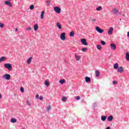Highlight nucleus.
Segmentation results:
<instances>
[{
	"label": "nucleus",
	"instance_id": "obj_1",
	"mask_svg": "<svg viewBox=\"0 0 129 129\" xmlns=\"http://www.w3.org/2000/svg\"><path fill=\"white\" fill-rule=\"evenodd\" d=\"M3 79H5L6 80H10L11 79V75L7 74L3 76Z\"/></svg>",
	"mask_w": 129,
	"mask_h": 129
},
{
	"label": "nucleus",
	"instance_id": "obj_2",
	"mask_svg": "<svg viewBox=\"0 0 129 129\" xmlns=\"http://www.w3.org/2000/svg\"><path fill=\"white\" fill-rule=\"evenodd\" d=\"M53 10L56 14H60L61 13V8H60L59 7H55L53 8Z\"/></svg>",
	"mask_w": 129,
	"mask_h": 129
},
{
	"label": "nucleus",
	"instance_id": "obj_3",
	"mask_svg": "<svg viewBox=\"0 0 129 129\" xmlns=\"http://www.w3.org/2000/svg\"><path fill=\"white\" fill-rule=\"evenodd\" d=\"M96 31L98 32V33H99L100 34H102L103 32H104V30L103 29H101V28H99V27L97 26L96 27Z\"/></svg>",
	"mask_w": 129,
	"mask_h": 129
},
{
	"label": "nucleus",
	"instance_id": "obj_4",
	"mask_svg": "<svg viewBox=\"0 0 129 129\" xmlns=\"http://www.w3.org/2000/svg\"><path fill=\"white\" fill-rule=\"evenodd\" d=\"M4 66L5 68H7V69H8V70H9L10 71L12 70V65L11 64V63H5L4 64Z\"/></svg>",
	"mask_w": 129,
	"mask_h": 129
},
{
	"label": "nucleus",
	"instance_id": "obj_5",
	"mask_svg": "<svg viewBox=\"0 0 129 129\" xmlns=\"http://www.w3.org/2000/svg\"><path fill=\"white\" fill-rule=\"evenodd\" d=\"M65 35H66V33L65 32L62 33L60 34V39L62 41H65V40H66V37L65 36Z\"/></svg>",
	"mask_w": 129,
	"mask_h": 129
},
{
	"label": "nucleus",
	"instance_id": "obj_6",
	"mask_svg": "<svg viewBox=\"0 0 129 129\" xmlns=\"http://www.w3.org/2000/svg\"><path fill=\"white\" fill-rule=\"evenodd\" d=\"M110 47L112 50H116V45L114 43H111Z\"/></svg>",
	"mask_w": 129,
	"mask_h": 129
},
{
	"label": "nucleus",
	"instance_id": "obj_7",
	"mask_svg": "<svg viewBox=\"0 0 129 129\" xmlns=\"http://www.w3.org/2000/svg\"><path fill=\"white\" fill-rule=\"evenodd\" d=\"M81 41L82 44H83V45H84L85 46H88V43H87V42H86V39H82L81 40Z\"/></svg>",
	"mask_w": 129,
	"mask_h": 129
},
{
	"label": "nucleus",
	"instance_id": "obj_8",
	"mask_svg": "<svg viewBox=\"0 0 129 129\" xmlns=\"http://www.w3.org/2000/svg\"><path fill=\"white\" fill-rule=\"evenodd\" d=\"M124 70H123V68L122 67H120L118 68V70L117 72H120V73H122V72H124Z\"/></svg>",
	"mask_w": 129,
	"mask_h": 129
},
{
	"label": "nucleus",
	"instance_id": "obj_9",
	"mask_svg": "<svg viewBox=\"0 0 129 129\" xmlns=\"http://www.w3.org/2000/svg\"><path fill=\"white\" fill-rule=\"evenodd\" d=\"M112 32H113V28L110 27L108 31V35H112Z\"/></svg>",
	"mask_w": 129,
	"mask_h": 129
},
{
	"label": "nucleus",
	"instance_id": "obj_10",
	"mask_svg": "<svg viewBox=\"0 0 129 129\" xmlns=\"http://www.w3.org/2000/svg\"><path fill=\"white\" fill-rule=\"evenodd\" d=\"M5 5H6V6H9V7H12V3L9 1H5Z\"/></svg>",
	"mask_w": 129,
	"mask_h": 129
},
{
	"label": "nucleus",
	"instance_id": "obj_11",
	"mask_svg": "<svg viewBox=\"0 0 129 129\" xmlns=\"http://www.w3.org/2000/svg\"><path fill=\"white\" fill-rule=\"evenodd\" d=\"M7 60V57L5 56H2L0 58V63L2 62H4V61H6Z\"/></svg>",
	"mask_w": 129,
	"mask_h": 129
},
{
	"label": "nucleus",
	"instance_id": "obj_12",
	"mask_svg": "<svg viewBox=\"0 0 129 129\" xmlns=\"http://www.w3.org/2000/svg\"><path fill=\"white\" fill-rule=\"evenodd\" d=\"M56 26L57 27L58 29H59V30H61V29H62V26L61 25V24H60V23L57 22L56 23Z\"/></svg>",
	"mask_w": 129,
	"mask_h": 129
},
{
	"label": "nucleus",
	"instance_id": "obj_13",
	"mask_svg": "<svg viewBox=\"0 0 129 129\" xmlns=\"http://www.w3.org/2000/svg\"><path fill=\"white\" fill-rule=\"evenodd\" d=\"M91 81V79L88 77L85 78V82L86 83L90 82Z\"/></svg>",
	"mask_w": 129,
	"mask_h": 129
},
{
	"label": "nucleus",
	"instance_id": "obj_14",
	"mask_svg": "<svg viewBox=\"0 0 129 129\" xmlns=\"http://www.w3.org/2000/svg\"><path fill=\"white\" fill-rule=\"evenodd\" d=\"M96 77H99V75H100V72L98 70L95 71Z\"/></svg>",
	"mask_w": 129,
	"mask_h": 129
},
{
	"label": "nucleus",
	"instance_id": "obj_15",
	"mask_svg": "<svg viewBox=\"0 0 129 129\" xmlns=\"http://www.w3.org/2000/svg\"><path fill=\"white\" fill-rule=\"evenodd\" d=\"M75 58L77 60V61H79L80 59H81V56H78L77 55H75Z\"/></svg>",
	"mask_w": 129,
	"mask_h": 129
},
{
	"label": "nucleus",
	"instance_id": "obj_16",
	"mask_svg": "<svg viewBox=\"0 0 129 129\" xmlns=\"http://www.w3.org/2000/svg\"><path fill=\"white\" fill-rule=\"evenodd\" d=\"M33 59V57H29L27 60L28 64H31V62H32V59Z\"/></svg>",
	"mask_w": 129,
	"mask_h": 129
},
{
	"label": "nucleus",
	"instance_id": "obj_17",
	"mask_svg": "<svg viewBox=\"0 0 129 129\" xmlns=\"http://www.w3.org/2000/svg\"><path fill=\"white\" fill-rule=\"evenodd\" d=\"M106 116H102L101 119L102 121H105L106 120Z\"/></svg>",
	"mask_w": 129,
	"mask_h": 129
},
{
	"label": "nucleus",
	"instance_id": "obj_18",
	"mask_svg": "<svg viewBox=\"0 0 129 129\" xmlns=\"http://www.w3.org/2000/svg\"><path fill=\"white\" fill-rule=\"evenodd\" d=\"M113 119V117L112 116H109V117H108V121H112Z\"/></svg>",
	"mask_w": 129,
	"mask_h": 129
},
{
	"label": "nucleus",
	"instance_id": "obj_19",
	"mask_svg": "<svg viewBox=\"0 0 129 129\" xmlns=\"http://www.w3.org/2000/svg\"><path fill=\"white\" fill-rule=\"evenodd\" d=\"M44 84H45V86L48 87V86H49L50 85V83H49L47 80H46L44 82Z\"/></svg>",
	"mask_w": 129,
	"mask_h": 129
},
{
	"label": "nucleus",
	"instance_id": "obj_20",
	"mask_svg": "<svg viewBox=\"0 0 129 129\" xmlns=\"http://www.w3.org/2000/svg\"><path fill=\"white\" fill-rule=\"evenodd\" d=\"M44 14H45V11H42L40 15V19H44Z\"/></svg>",
	"mask_w": 129,
	"mask_h": 129
},
{
	"label": "nucleus",
	"instance_id": "obj_21",
	"mask_svg": "<svg viewBox=\"0 0 129 129\" xmlns=\"http://www.w3.org/2000/svg\"><path fill=\"white\" fill-rule=\"evenodd\" d=\"M39 29V26H38V24H36L34 26V31H37Z\"/></svg>",
	"mask_w": 129,
	"mask_h": 129
},
{
	"label": "nucleus",
	"instance_id": "obj_22",
	"mask_svg": "<svg viewBox=\"0 0 129 129\" xmlns=\"http://www.w3.org/2000/svg\"><path fill=\"white\" fill-rule=\"evenodd\" d=\"M74 35H75V33L74 31H71L70 33V37H74Z\"/></svg>",
	"mask_w": 129,
	"mask_h": 129
},
{
	"label": "nucleus",
	"instance_id": "obj_23",
	"mask_svg": "<svg viewBox=\"0 0 129 129\" xmlns=\"http://www.w3.org/2000/svg\"><path fill=\"white\" fill-rule=\"evenodd\" d=\"M118 63H116L114 64V69H118Z\"/></svg>",
	"mask_w": 129,
	"mask_h": 129
},
{
	"label": "nucleus",
	"instance_id": "obj_24",
	"mask_svg": "<svg viewBox=\"0 0 129 129\" xmlns=\"http://www.w3.org/2000/svg\"><path fill=\"white\" fill-rule=\"evenodd\" d=\"M102 10V7L99 6V7L96 8V11H98V12H100Z\"/></svg>",
	"mask_w": 129,
	"mask_h": 129
},
{
	"label": "nucleus",
	"instance_id": "obj_25",
	"mask_svg": "<svg viewBox=\"0 0 129 129\" xmlns=\"http://www.w3.org/2000/svg\"><path fill=\"white\" fill-rule=\"evenodd\" d=\"M126 59L127 61H129V52H127L126 53Z\"/></svg>",
	"mask_w": 129,
	"mask_h": 129
},
{
	"label": "nucleus",
	"instance_id": "obj_26",
	"mask_svg": "<svg viewBox=\"0 0 129 129\" xmlns=\"http://www.w3.org/2000/svg\"><path fill=\"white\" fill-rule=\"evenodd\" d=\"M11 121L12 122V123H15V122H17V119L15 118H12Z\"/></svg>",
	"mask_w": 129,
	"mask_h": 129
},
{
	"label": "nucleus",
	"instance_id": "obj_27",
	"mask_svg": "<svg viewBox=\"0 0 129 129\" xmlns=\"http://www.w3.org/2000/svg\"><path fill=\"white\" fill-rule=\"evenodd\" d=\"M112 12H113L114 14H117L118 13V10H117L116 9H114L112 10Z\"/></svg>",
	"mask_w": 129,
	"mask_h": 129
},
{
	"label": "nucleus",
	"instance_id": "obj_28",
	"mask_svg": "<svg viewBox=\"0 0 129 129\" xmlns=\"http://www.w3.org/2000/svg\"><path fill=\"white\" fill-rule=\"evenodd\" d=\"M65 82H66V81H65V80H64V79L60 80L59 81V83H60V84H63V83H65Z\"/></svg>",
	"mask_w": 129,
	"mask_h": 129
},
{
	"label": "nucleus",
	"instance_id": "obj_29",
	"mask_svg": "<svg viewBox=\"0 0 129 129\" xmlns=\"http://www.w3.org/2000/svg\"><path fill=\"white\" fill-rule=\"evenodd\" d=\"M62 100L63 102H66V101L67 100V98H66V97H62Z\"/></svg>",
	"mask_w": 129,
	"mask_h": 129
},
{
	"label": "nucleus",
	"instance_id": "obj_30",
	"mask_svg": "<svg viewBox=\"0 0 129 129\" xmlns=\"http://www.w3.org/2000/svg\"><path fill=\"white\" fill-rule=\"evenodd\" d=\"M35 8V6H34L33 5H32L30 6L29 9L30 10H31V11H33V10L34 9V8Z\"/></svg>",
	"mask_w": 129,
	"mask_h": 129
},
{
	"label": "nucleus",
	"instance_id": "obj_31",
	"mask_svg": "<svg viewBox=\"0 0 129 129\" xmlns=\"http://www.w3.org/2000/svg\"><path fill=\"white\" fill-rule=\"evenodd\" d=\"M97 49L98 50H101V49H102L101 45H97Z\"/></svg>",
	"mask_w": 129,
	"mask_h": 129
},
{
	"label": "nucleus",
	"instance_id": "obj_32",
	"mask_svg": "<svg viewBox=\"0 0 129 129\" xmlns=\"http://www.w3.org/2000/svg\"><path fill=\"white\" fill-rule=\"evenodd\" d=\"M101 45H102L103 46H104L106 44V42H105L103 40H102L101 41Z\"/></svg>",
	"mask_w": 129,
	"mask_h": 129
},
{
	"label": "nucleus",
	"instance_id": "obj_33",
	"mask_svg": "<svg viewBox=\"0 0 129 129\" xmlns=\"http://www.w3.org/2000/svg\"><path fill=\"white\" fill-rule=\"evenodd\" d=\"M51 108V105H48L46 108V110H47V111H49V110H50Z\"/></svg>",
	"mask_w": 129,
	"mask_h": 129
},
{
	"label": "nucleus",
	"instance_id": "obj_34",
	"mask_svg": "<svg viewBox=\"0 0 129 129\" xmlns=\"http://www.w3.org/2000/svg\"><path fill=\"white\" fill-rule=\"evenodd\" d=\"M82 51L83 52H86V51H87V48L84 47V48H82Z\"/></svg>",
	"mask_w": 129,
	"mask_h": 129
},
{
	"label": "nucleus",
	"instance_id": "obj_35",
	"mask_svg": "<svg viewBox=\"0 0 129 129\" xmlns=\"http://www.w3.org/2000/svg\"><path fill=\"white\" fill-rule=\"evenodd\" d=\"M31 30H32V28L31 27L26 28V31H31Z\"/></svg>",
	"mask_w": 129,
	"mask_h": 129
},
{
	"label": "nucleus",
	"instance_id": "obj_36",
	"mask_svg": "<svg viewBox=\"0 0 129 129\" xmlns=\"http://www.w3.org/2000/svg\"><path fill=\"white\" fill-rule=\"evenodd\" d=\"M4 27H5V24L0 23V28H4Z\"/></svg>",
	"mask_w": 129,
	"mask_h": 129
},
{
	"label": "nucleus",
	"instance_id": "obj_37",
	"mask_svg": "<svg viewBox=\"0 0 129 129\" xmlns=\"http://www.w3.org/2000/svg\"><path fill=\"white\" fill-rule=\"evenodd\" d=\"M27 104L28 105V106H31V102H30L29 100H27Z\"/></svg>",
	"mask_w": 129,
	"mask_h": 129
},
{
	"label": "nucleus",
	"instance_id": "obj_38",
	"mask_svg": "<svg viewBox=\"0 0 129 129\" xmlns=\"http://www.w3.org/2000/svg\"><path fill=\"white\" fill-rule=\"evenodd\" d=\"M20 90H21V92H25V90L24 89V88H23V87H21L20 88Z\"/></svg>",
	"mask_w": 129,
	"mask_h": 129
},
{
	"label": "nucleus",
	"instance_id": "obj_39",
	"mask_svg": "<svg viewBox=\"0 0 129 129\" xmlns=\"http://www.w3.org/2000/svg\"><path fill=\"white\" fill-rule=\"evenodd\" d=\"M39 99H40V100H43V99H44V97H43V96H40V97H39Z\"/></svg>",
	"mask_w": 129,
	"mask_h": 129
},
{
	"label": "nucleus",
	"instance_id": "obj_40",
	"mask_svg": "<svg viewBox=\"0 0 129 129\" xmlns=\"http://www.w3.org/2000/svg\"><path fill=\"white\" fill-rule=\"evenodd\" d=\"M76 99H77V100H79V99H80V96H76Z\"/></svg>",
	"mask_w": 129,
	"mask_h": 129
},
{
	"label": "nucleus",
	"instance_id": "obj_41",
	"mask_svg": "<svg viewBox=\"0 0 129 129\" xmlns=\"http://www.w3.org/2000/svg\"><path fill=\"white\" fill-rule=\"evenodd\" d=\"M113 84H114V85L117 84V82H116L115 81H113Z\"/></svg>",
	"mask_w": 129,
	"mask_h": 129
},
{
	"label": "nucleus",
	"instance_id": "obj_42",
	"mask_svg": "<svg viewBox=\"0 0 129 129\" xmlns=\"http://www.w3.org/2000/svg\"><path fill=\"white\" fill-rule=\"evenodd\" d=\"M50 1H46V4H47V6H49V5H50Z\"/></svg>",
	"mask_w": 129,
	"mask_h": 129
},
{
	"label": "nucleus",
	"instance_id": "obj_43",
	"mask_svg": "<svg viewBox=\"0 0 129 129\" xmlns=\"http://www.w3.org/2000/svg\"><path fill=\"white\" fill-rule=\"evenodd\" d=\"M92 22H96V19H92Z\"/></svg>",
	"mask_w": 129,
	"mask_h": 129
},
{
	"label": "nucleus",
	"instance_id": "obj_44",
	"mask_svg": "<svg viewBox=\"0 0 129 129\" xmlns=\"http://www.w3.org/2000/svg\"><path fill=\"white\" fill-rule=\"evenodd\" d=\"M36 97L37 99H39V95H36Z\"/></svg>",
	"mask_w": 129,
	"mask_h": 129
},
{
	"label": "nucleus",
	"instance_id": "obj_45",
	"mask_svg": "<svg viewBox=\"0 0 129 129\" xmlns=\"http://www.w3.org/2000/svg\"><path fill=\"white\" fill-rule=\"evenodd\" d=\"M127 36L129 38V32H128L127 33Z\"/></svg>",
	"mask_w": 129,
	"mask_h": 129
},
{
	"label": "nucleus",
	"instance_id": "obj_46",
	"mask_svg": "<svg viewBox=\"0 0 129 129\" xmlns=\"http://www.w3.org/2000/svg\"><path fill=\"white\" fill-rule=\"evenodd\" d=\"M105 129H110V127L107 126Z\"/></svg>",
	"mask_w": 129,
	"mask_h": 129
},
{
	"label": "nucleus",
	"instance_id": "obj_47",
	"mask_svg": "<svg viewBox=\"0 0 129 129\" xmlns=\"http://www.w3.org/2000/svg\"><path fill=\"white\" fill-rule=\"evenodd\" d=\"M15 32H18V28L15 29Z\"/></svg>",
	"mask_w": 129,
	"mask_h": 129
},
{
	"label": "nucleus",
	"instance_id": "obj_48",
	"mask_svg": "<svg viewBox=\"0 0 129 129\" xmlns=\"http://www.w3.org/2000/svg\"><path fill=\"white\" fill-rule=\"evenodd\" d=\"M2 98V94H0V99Z\"/></svg>",
	"mask_w": 129,
	"mask_h": 129
},
{
	"label": "nucleus",
	"instance_id": "obj_49",
	"mask_svg": "<svg viewBox=\"0 0 129 129\" xmlns=\"http://www.w3.org/2000/svg\"><path fill=\"white\" fill-rule=\"evenodd\" d=\"M124 16H125V14H122V16H123V17H124Z\"/></svg>",
	"mask_w": 129,
	"mask_h": 129
},
{
	"label": "nucleus",
	"instance_id": "obj_50",
	"mask_svg": "<svg viewBox=\"0 0 129 129\" xmlns=\"http://www.w3.org/2000/svg\"><path fill=\"white\" fill-rule=\"evenodd\" d=\"M120 21H121V19H120Z\"/></svg>",
	"mask_w": 129,
	"mask_h": 129
},
{
	"label": "nucleus",
	"instance_id": "obj_51",
	"mask_svg": "<svg viewBox=\"0 0 129 129\" xmlns=\"http://www.w3.org/2000/svg\"><path fill=\"white\" fill-rule=\"evenodd\" d=\"M8 1H12V0H8Z\"/></svg>",
	"mask_w": 129,
	"mask_h": 129
}]
</instances>
